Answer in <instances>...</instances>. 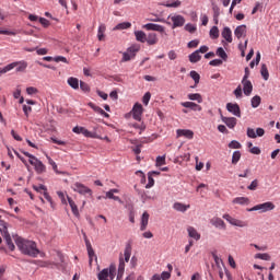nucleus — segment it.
I'll return each mask as SVG.
<instances>
[{
  "label": "nucleus",
  "mask_w": 280,
  "mask_h": 280,
  "mask_svg": "<svg viewBox=\"0 0 280 280\" xmlns=\"http://www.w3.org/2000/svg\"><path fill=\"white\" fill-rule=\"evenodd\" d=\"M15 244L23 255L28 257H38L40 250L36 247V242L27 241L23 237L15 238Z\"/></svg>",
  "instance_id": "1"
},
{
  "label": "nucleus",
  "mask_w": 280,
  "mask_h": 280,
  "mask_svg": "<svg viewBox=\"0 0 280 280\" xmlns=\"http://www.w3.org/2000/svg\"><path fill=\"white\" fill-rule=\"evenodd\" d=\"M0 233L7 242V246H9L11 250H14V243H12V237L10 236V233H8V223L2 220H0Z\"/></svg>",
  "instance_id": "2"
},
{
  "label": "nucleus",
  "mask_w": 280,
  "mask_h": 280,
  "mask_svg": "<svg viewBox=\"0 0 280 280\" xmlns=\"http://www.w3.org/2000/svg\"><path fill=\"white\" fill-rule=\"evenodd\" d=\"M116 267L115 265H110L109 268L103 269L100 273H98V280H113L115 279V275H116Z\"/></svg>",
  "instance_id": "3"
},
{
  "label": "nucleus",
  "mask_w": 280,
  "mask_h": 280,
  "mask_svg": "<svg viewBox=\"0 0 280 280\" xmlns=\"http://www.w3.org/2000/svg\"><path fill=\"white\" fill-rule=\"evenodd\" d=\"M275 203L272 201H267L264 203H259L248 209V211H259L260 213H267V211H273Z\"/></svg>",
  "instance_id": "4"
},
{
  "label": "nucleus",
  "mask_w": 280,
  "mask_h": 280,
  "mask_svg": "<svg viewBox=\"0 0 280 280\" xmlns=\"http://www.w3.org/2000/svg\"><path fill=\"white\" fill-rule=\"evenodd\" d=\"M223 220H226V222H229V224H231L232 226H238V229H244L248 226V222L235 219L231 217V214H223Z\"/></svg>",
  "instance_id": "5"
},
{
  "label": "nucleus",
  "mask_w": 280,
  "mask_h": 280,
  "mask_svg": "<svg viewBox=\"0 0 280 280\" xmlns=\"http://www.w3.org/2000/svg\"><path fill=\"white\" fill-rule=\"evenodd\" d=\"M71 188L73 189V191L80 194L81 196H86V194L89 196H93V190H91V188L86 187L84 184L77 182L72 185Z\"/></svg>",
  "instance_id": "6"
},
{
  "label": "nucleus",
  "mask_w": 280,
  "mask_h": 280,
  "mask_svg": "<svg viewBox=\"0 0 280 280\" xmlns=\"http://www.w3.org/2000/svg\"><path fill=\"white\" fill-rule=\"evenodd\" d=\"M141 115H143V106H133L132 110L125 115L126 119L132 117L136 121H141Z\"/></svg>",
  "instance_id": "7"
},
{
  "label": "nucleus",
  "mask_w": 280,
  "mask_h": 280,
  "mask_svg": "<svg viewBox=\"0 0 280 280\" xmlns=\"http://www.w3.org/2000/svg\"><path fill=\"white\" fill-rule=\"evenodd\" d=\"M142 30H147V32H159L160 34H165V26L154 23H147L142 25Z\"/></svg>",
  "instance_id": "8"
},
{
  "label": "nucleus",
  "mask_w": 280,
  "mask_h": 280,
  "mask_svg": "<svg viewBox=\"0 0 280 280\" xmlns=\"http://www.w3.org/2000/svg\"><path fill=\"white\" fill-rule=\"evenodd\" d=\"M168 19H171L173 26V30H176V27H183L185 25V16L179 14L168 15Z\"/></svg>",
  "instance_id": "9"
},
{
  "label": "nucleus",
  "mask_w": 280,
  "mask_h": 280,
  "mask_svg": "<svg viewBox=\"0 0 280 280\" xmlns=\"http://www.w3.org/2000/svg\"><path fill=\"white\" fill-rule=\"evenodd\" d=\"M30 163L33 165L37 174H45V172H47V166H45L38 158H35Z\"/></svg>",
  "instance_id": "10"
},
{
  "label": "nucleus",
  "mask_w": 280,
  "mask_h": 280,
  "mask_svg": "<svg viewBox=\"0 0 280 280\" xmlns=\"http://www.w3.org/2000/svg\"><path fill=\"white\" fill-rule=\"evenodd\" d=\"M137 51H139V49L135 47H130L129 49H127V51L122 55V62H128L132 60V58L137 56Z\"/></svg>",
  "instance_id": "11"
},
{
  "label": "nucleus",
  "mask_w": 280,
  "mask_h": 280,
  "mask_svg": "<svg viewBox=\"0 0 280 280\" xmlns=\"http://www.w3.org/2000/svg\"><path fill=\"white\" fill-rule=\"evenodd\" d=\"M210 223L212 224V226H215V229L226 231V223H224V220H222L221 218L214 217L210 220Z\"/></svg>",
  "instance_id": "12"
},
{
  "label": "nucleus",
  "mask_w": 280,
  "mask_h": 280,
  "mask_svg": "<svg viewBox=\"0 0 280 280\" xmlns=\"http://www.w3.org/2000/svg\"><path fill=\"white\" fill-rule=\"evenodd\" d=\"M221 36L226 40V43H233V32L229 26L223 28Z\"/></svg>",
  "instance_id": "13"
},
{
  "label": "nucleus",
  "mask_w": 280,
  "mask_h": 280,
  "mask_svg": "<svg viewBox=\"0 0 280 280\" xmlns=\"http://www.w3.org/2000/svg\"><path fill=\"white\" fill-rule=\"evenodd\" d=\"M243 93L250 95L253 93V83L249 80H242Z\"/></svg>",
  "instance_id": "14"
},
{
  "label": "nucleus",
  "mask_w": 280,
  "mask_h": 280,
  "mask_svg": "<svg viewBox=\"0 0 280 280\" xmlns=\"http://www.w3.org/2000/svg\"><path fill=\"white\" fill-rule=\"evenodd\" d=\"M67 199L73 215L75 218H80V210H78V205H75V201H73V199H71L69 196H67Z\"/></svg>",
  "instance_id": "15"
},
{
  "label": "nucleus",
  "mask_w": 280,
  "mask_h": 280,
  "mask_svg": "<svg viewBox=\"0 0 280 280\" xmlns=\"http://www.w3.org/2000/svg\"><path fill=\"white\" fill-rule=\"evenodd\" d=\"M177 137H185V139H194V132L190 129H177Z\"/></svg>",
  "instance_id": "16"
},
{
  "label": "nucleus",
  "mask_w": 280,
  "mask_h": 280,
  "mask_svg": "<svg viewBox=\"0 0 280 280\" xmlns=\"http://www.w3.org/2000/svg\"><path fill=\"white\" fill-rule=\"evenodd\" d=\"M234 35L236 36V38H242L244 36H246V25L242 24L240 26H237L234 31Z\"/></svg>",
  "instance_id": "17"
},
{
  "label": "nucleus",
  "mask_w": 280,
  "mask_h": 280,
  "mask_svg": "<svg viewBox=\"0 0 280 280\" xmlns=\"http://www.w3.org/2000/svg\"><path fill=\"white\" fill-rule=\"evenodd\" d=\"M145 43L148 44V45H156V43H159V36L156 35V33H149L148 35H147V40H145Z\"/></svg>",
  "instance_id": "18"
},
{
  "label": "nucleus",
  "mask_w": 280,
  "mask_h": 280,
  "mask_svg": "<svg viewBox=\"0 0 280 280\" xmlns=\"http://www.w3.org/2000/svg\"><path fill=\"white\" fill-rule=\"evenodd\" d=\"M149 220H150V214L148 212H143L141 218L140 231H145L148 229Z\"/></svg>",
  "instance_id": "19"
},
{
  "label": "nucleus",
  "mask_w": 280,
  "mask_h": 280,
  "mask_svg": "<svg viewBox=\"0 0 280 280\" xmlns=\"http://www.w3.org/2000/svg\"><path fill=\"white\" fill-rule=\"evenodd\" d=\"M135 36L138 43H145L148 40V35L143 31H136Z\"/></svg>",
  "instance_id": "20"
},
{
  "label": "nucleus",
  "mask_w": 280,
  "mask_h": 280,
  "mask_svg": "<svg viewBox=\"0 0 280 280\" xmlns=\"http://www.w3.org/2000/svg\"><path fill=\"white\" fill-rule=\"evenodd\" d=\"M190 205H185L180 202H175L173 205V209H175V211H180L182 213H185V211H187V209H190Z\"/></svg>",
  "instance_id": "21"
},
{
  "label": "nucleus",
  "mask_w": 280,
  "mask_h": 280,
  "mask_svg": "<svg viewBox=\"0 0 280 280\" xmlns=\"http://www.w3.org/2000/svg\"><path fill=\"white\" fill-rule=\"evenodd\" d=\"M132 255V245H130V243H128L125 247V252H124V257H125V260L126 264H128V261H130V257Z\"/></svg>",
  "instance_id": "22"
},
{
  "label": "nucleus",
  "mask_w": 280,
  "mask_h": 280,
  "mask_svg": "<svg viewBox=\"0 0 280 280\" xmlns=\"http://www.w3.org/2000/svg\"><path fill=\"white\" fill-rule=\"evenodd\" d=\"M160 5H163L164 8H180L183 5V2L180 0H175L173 2H162Z\"/></svg>",
  "instance_id": "23"
},
{
  "label": "nucleus",
  "mask_w": 280,
  "mask_h": 280,
  "mask_svg": "<svg viewBox=\"0 0 280 280\" xmlns=\"http://www.w3.org/2000/svg\"><path fill=\"white\" fill-rule=\"evenodd\" d=\"M187 231L189 237H192V240H196L197 242L198 240H200V233H198V231L194 226H189Z\"/></svg>",
  "instance_id": "24"
},
{
  "label": "nucleus",
  "mask_w": 280,
  "mask_h": 280,
  "mask_svg": "<svg viewBox=\"0 0 280 280\" xmlns=\"http://www.w3.org/2000/svg\"><path fill=\"white\" fill-rule=\"evenodd\" d=\"M68 84L71 86V89H80V80H78V78L70 77L68 79Z\"/></svg>",
  "instance_id": "25"
},
{
  "label": "nucleus",
  "mask_w": 280,
  "mask_h": 280,
  "mask_svg": "<svg viewBox=\"0 0 280 280\" xmlns=\"http://www.w3.org/2000/svg\"><path fill=\"white\" fill-rule=\"evenodd\" d=\"M229 113L235 115V117H242V112L240 110V106H226Z\"/></svg>",
  "instance_id": "26"
},
{
  "label": "nucleus",
  "mask_w": 280,
  "mask_h": 280,
  "mask_svg": "<svg viewBox=\"0 0 280 280\" xmlns=\"http://www.w3.org/2000/svg\"><path fill=\"white\" fill-rule=\"evenodd\" d=\"M201 58L202 56H200V52H198V50L189 55V60L192 63L200 62Z\"/></svg>",
  "instance_id": "27"
},
{
  "label": "nucleus",
  "mask_w": 280,
  "mask_h": 280,
  "mask_svg": "<svg viewBox=\"0 0 280 280\" xmlns=\"http://www.w3.org/2000/svg\"><path fill=\"white\" fill-rule=\"evenodd\" d=\"M232 202L233 205H248L250 200L247 197H236Z\"/></svg>",
  "instance_id": "28"
},
{
  "label": "nucleus",
  "mask_w": 280,
  "mask_h": 280,
  "mask_svg": "<svg viewBox=\"0 0 280 280\" xmlns=\"http://www.w3.org/2000/svg\"><path fill=\"white\" fill-rule=\"evenodd\" d=\"M13 65H16V71L18 72H23L25 69H27V62L22 60V61H15Z\"/></svg>",
  "instance_id": "29"
},
{
  "label": "nucleus",
  "mask_w": 280,
  "mask_h": 280,
  "mask_svg": "<svg viewBox=\"0 0 280 280\" xmlns=\"http://www.w3.org/2000/svg\"><path fill=\"white\" fill-rule=\"evenodd\" d=\"M72 132H75V135H85V137H89V135H91L89 130H86V128L84 127H74L72 129Z\"/></svg>",
  "instance_id": "30"
},
{
  "label": "nucleus",
  "mask_w": 280,
  "mask_h": 280,
  "mask_svg": "<svg viewBox=\"0 0 280 280\" xmlns=\"http://www.w3.org/2000/svg\"><path fill=\"white\" fill-rule=\"evenodd\" d=\"M106 33V25L101 24L98 26V31H97V38L98 40H104L105 34Z\"/></svg>",
  "instance_id": "31"
},
{
  "label": "nucleus",
  "mask_w": 280,
  "mask_h": 280,
  "mask_svg": "<svg viewBox=\"0 0 280 280\" xmlns=\"http://www.w3.org/2000/svg\"><path fill=\"white\" fill-rule=\"evenodd\" d=\"M130 27H132V24L130 22H122V23L117 24L114 27V31H117V30H130Z\"/></svg>",
  "instance_id": "32"
},
{
  "label": "nucleus",
  "mask_w": 280,
  "mask_h": 280,
  "mask_svg": "<svg viewBox=\"0 0 280 280\" xmlns=\"http://www.w3.org/2000/svg\"><path fill=\"white\" fill-rule=\"evenodd\" d=\"M209 34L210 38H212L213 40H215V38H220V30L218 28V26H212Z\"/></svg>",
  "instance_id": "33"
},
{
  "label": "nucleus",
  "mask_w": 280,
  "mask_h": 280,
  "mask_svg": "<svg viewBox=\"0 0 280 280\" xmlns=\"http://www.w3.org/2000/svg\"><path fill=\"white\" fill-rule=\"evenodd\" d=\"M224 124H226L228 128H235L237 126V119L235 118H223Z\"/></svg>",
  "instance_id": "34"
},
{
  "label": "nucleus",
  "mask_w": 280,
  "mask_h": 280,
  "mask_svg": "<svg viewBox=\"0 0 280 280\" xmlns=\"http://www.w3.org/2000/svg\"><path fill=\"white\" fill-rule=\"evenodd\" d=\"M242 159V152L234 151L232 155V165H237L240 163V160Z\"/></svg>",
  "instance_id": "35"
},
{
  "label": "nucleus",
  "mask_w": 280,
  "mask_h": 280,
  "mask_svg": "<svg viewBox=\"0 0 280 280\" xmlns=\"http://www.w3.org/2000/svg\"><path fill=\"white\" fill-rule=\"evenodd\" d=\"M260 74L262 75L264 80H268V78H270V73L268 72V67L266 63L261 65Z\"/></svg>",
  "instance_id": "36"
},
{
  "label": "nucleus",
  "mask_w": 280,
  "mask_h": 280,
  "mask_svg": "<svg viewBox=\"0 0 280 280\" xmlns=\"http://www.w3.org/2000/svg\"><path fill=\"white\" fill-rule=\"evenodd\" d=\"M130 128H136V130H140L139 135H142L143 130H145V124L141 122V124H129Z\"/></svg>",
  "instance_id": "37"
},
{
  "label": "nucleus",
  "mask_w": 280,
  "mask_h": 280,
  "mask_svg": "<svg viewBox=\"0 0 280 280\" xmlns=\"http://www.w3.org/2000/svg\"><path fill=\"white\" fill-rule=\"evenodd\" d=\"M190 78L194 80L195 86H198V84H200V74L196 72V70L190 71Z\"/></svg>",
  "instance_id": "38"
},
{
  "label": "nucleus",
  "mask_w": 280,
  "mask_h": 280,
  "mask_svg": "<svg viewBox=\"0 0 280 280\" xmlns=\"http://www.w3.org/2000/svg\"><path fill=\"white\" fill-rule=\"evenodd\" d=\"M16 67V63L12 62L7 65L4 68L0 69V77L3 75V73H8V71H12Z\"/></svg>",
  "instance_id": "39"
},
{
  "label": "nucleus",
  "mask_w": 280,
  "mask_h": 280,
  "mask_svg": "<svg viewBox=\"0 0 280 280\" xmlns=\"http://www.w3.org/2000/svg\"><path fill=\"white\" fill-rule=\"evenodd\" d=\"M188 98L192 102H198V104H202V96L199 93L189 94Z\"/></svg>",
  "instance_id": "40"
},
{
  "label": "nucleus",
  "mask_w": 280,
  "mask_h": 280,
  "mask_svg": "<svg viewBox=\"0 0 280 280\" xmlns=\"http://www.w3.org/2000/svg\"><path fill=\"white\" fill-rule=\"evenodd\" d=\"M217 56H219V58H222V60H226V58H229V55H226V51H224V48L219 47L217 49Z\"/></svg>",
  "instance_id": "41"
},
{
  "label": "nucleus",
  "mask_w": 280,
  "mask_h": 280,
  "mask_svg": "<svg viewBox=\"0 0 280 280\" xmlns=\"http://www.w3.org/2000/svg\"><path fill=\"white\" fill-rule=\"evenodd\" d=\"M13 97L19 100V104H23V102H25L23 96H21V90L19 88H16L15 92L13 93Z\"/></svg>",
  "instance_id": "42"
},
{
  "label": "nucleus",
  "mask_w": 280,
  "mask_h": 280,
  "mask_svg": "<svg viewBox=\"0 0 280 280\" xmlns=\"http://www.w3.org/2000/svg\"><path fill=\"white\" fill-rule=\"evenodd\" d=\"M92 108H93L94 113L102 115V117H109L108 113H106L104 109H102V107L93 106Z\"/></svg>",
  "instance_id": "43"
},
{
  "label": "nucleus",
  "mask_w": 280,
  "mask_h": 280,
  "mask_svg": "<svg viewBox=\"0 0 280 280\" xmlns=\"http://www.w3.org/2000/svg\"><path fill=\"white\" fill-rule=\"evenodd\" d=\"M229 148L231 150H240L242 149V144L240 142H237L236 140H232L230 143H229Z\"/></svg>",
  "instance_id": "44"
},
{
  "label": "nucleus",
  "mask_w": 280,
  "mask_h": 280,
  "mask_svg": "<svg viewBox=\"0 0 280 280\" xmlns=\"http://www.w3.org/2000/svg\"><path fill=\"white\" fill-rule=\"evenodd\" d=\"M105 198H109V200H116L117 202H121V198L115 196V192H113L112 190L106 192Z\"/></svg>",
  "instance_id": "45"
},
{
  "label": "nucleus",
  "mask_w": 280,
  "mask_h": 280,
  "mask_svg": "<svg viewBox=\"0 0 280 280\" xmlns=\"http://www.w3.org/2000/svg\"><path fill=\"white\" fill-rule=\"evenodd\" d=\"M255 259H262V261H270L269 254H256Z\"/></svg>",
  "instance_id": "46"
},
{
  "label": "nucleus",
  "mask_w": 280,
  "mask_h": 280,
  "mask_svg": "<svg viewBox=\"0 0 280 280\" xmlns=\"http://www.w3.org/2000/svg\"><path fill=\"white\" fill-rule=\"evenodd\" d=\"M257 187H259V180L254 179L249 186H247V189H249V191H255L257 189Z\"/></svg>",
  "instance_id": "47"
},
{
  "label": "nucleus",
  "mask_w": 280,
  "mask_h": 280,
  "mask_svg": "<svg viewBox=\"0 0 280 280\" xmlns=\"http://www.w3.org/2000/svg\"><path fill=\"white\" fill-rule=\"evenodd\" d=\"M88 255H89V259H90V264H93V259H97V255H95V250H93V248L88 249Z\"/></svg>",
  "instance_id": "48"
},
{
  "label": "nucleus",
  "mask_w": 280,
  "mask_h": 280,
  "mask_svg": "<svg viewBox=\"0 0 280 280\" xmlns=\"http://www.w3.org/2000/svg\"><path fill=\"white\" fill-rule=\"evenodd\" d=\"M118 270L121 272H125L126 270V261L124 260V257L120 256L119 258V265H118Z\"/></svg>",
  "instance_id": "49"
},
{
  "label": "nucleus",
  "mask_w": 280,
  "mask_h": 280,
  "mask_svg": "<svg viewBox=\"0 0 280 280\" xmlns=\"http://www.w3.org/2000/svg\"><path fill=\"white\" fill-rule=\"evenodd\" d=\"M148 184L145 185V189H150L154 187V178L152 177L151 174L148 175Z\"/></svg>",
  "instance_id": "50"
},
{
  "label": "nucleus",
  "mask_w": 280,
  "mask_h": 280,
  "mask_svg": "<svg viewBox=\"0 0 280 280\" xmlns=\"http://www.w3.org/2000/svg\"><path fill=\"white\" fill-rule=\"evenodd\" d=\"M150 97H152V94H150V92H147L143 95L142 103L144 104V106H148V104H150Z\"/></svg>",
  "instance_id": "51"
},
{
  "label": "nucleus",
  "mask_w": 280,
  "mask_h": 280,
  "mask_svg": "<svg viewBox=\"0 0 280 280\" xmlns=\"http://www.w3.org/2000/svg\"><path fill=\"white\" fill-rule=\"evenodd\" d=\"M261 104V97L259 95H256L252 98V106H259Z\"/></svg>",
  "instance_id": "52"
},
{
  "label": "nucleus",
  "mask_w": 280,
  "mask_h": 280,
  "mask_svg": "<svg viewBox=\"0 0 280 280\" xmlns=\"http://www.w3.org/2000/svg\"><path fill=\"white\" fill-rule=\"evenodd\" d=\"M0 34L4 36H16V32L9 30H0Z\"/></svg>",
  "instance_id": "53"
},
{
  "label": "nucleus",
  "mask_w": 280,
  "mask_h": 280,
  "mask_svg": "<svg viewBox=\"0 0 280 280\" xmlns=\"http://www.w3.org/2000/svg\"><path fill=\"white\" fill-rule=\"evenodd\" d=\"M80 89L81 91H84V93H89V91L91 90V88H89V84L84 81H80Z\"/></svg>",
  "instance_id": "54"
},
{
  "label": "nucleus",
  "mask_w": 280,
  "mask_h": 280,
  "mask_svg": "<svg viewBox=\"0 0 280 280\" xmlns=\"http://www.w3.org/2000/svg\"><path fill=\"white\" fill-rule=\"evenodd\" d=\"M48 163H49V165H51V167H52L54 172H56V174H60V172H58V164H56L51 158H48Z\"/></svg>",
  "instance_id": "55"
},
{
  "label": "nucleus",
  "mask_w": 280,
  "mask_h": 280,
  "mask_svg": "<svg viewBox=\"0 0 280 280\" xmlns=\"http://www.w3.org/2000/svg\"><path fill=\"white\" fill-rule=\"evenodd\" d=\"M54 62H65L66 65H69V60H67L66 57L62 56L54 57Z\"/></svg>",
  "instance_id": "56"
},
{
  "label": "nucleus",
  "mask_w": 280,
  "mask_h": 280,
  "mask_svg": "<svg viewBox=\"0 0 280 280\" xmlns=\"http://www.w3.org/2000/svg\"><path fill=\"white\" fill-rule=\"evenodd\" d=\"M247 137H249V139H257V133H255V129L247 128Z\"/></svg>",
  "instance_id": "57"
},
{
  "label": "nucleus",
  "mask_w": 280,
  "mask_h": 280,
  "mask_svg": "<svg viewBox=\"0 0 280 280\" xmlns=\"http://www.w3.org/2000/svg\"><path fill=\"white\" fill-rule=\"evenodd\" d=\"M161 165H165V155L163 156L160 155L156 158V166L161 167Z\"/></svg>",
  "instance_id": "58"
},
{
  "label": "nucleus",
  "mask_w": 280,
  "mask_h": 280,
  "mask_svg": "<svg viewBox=\"0 0 280 280\" xmlns=\"http://www.w3.org/2000/svg\"><path fill=\"white\" fill-rule=\"evenodd\" d=\"M185 30H186V32H189L190 34H194V32H196V25H194V24H186L185 25Z\"/></svg>",
  "instance_id": "59"
},
{
  "label": "nucleus",
  "mask_w": 280,
  "mask_h": 280,
  "mask_svg": "<svg viewBox=\"0 0 280 280\" xmlns=\"http://www.w3.org/2000/svg\"><path fill=\"white\" fill-rule=\"evenodd\" d=\"M210 67H220L222 65V59H213L209 62Z\"/></svg>",
  "instance_id": "60"
},
{
  "label": "nucleus",
  "mask_w": 280,
  "mask_h": 280,
  "mask_svg": "<svg viewBox=\"0 0 280 280\" xmlns=\"http://www.w3.org/2000/svg\"><path fill=\"white\" fill-rule=\"evenodd\" d=\"M167 56L171 60H176L178 58V55L176 54L175 50H170Z\"/></svg>",
  "instance_id": "61"
},
{
  "label": "nucleus",
  "mask_w": 280,
  "mask_h": 280,
  "mask_svg": "<svg viewBox=\"0 0 280 280\" xmlns=\"http://www.w3.org/2000/svg\"><path fill=\"white\" fill-rule=\"evenodd\" d=\"M199 44H200V42H199L198 39L190 40V42L188 43V47H189L190 49H192V48L198 47Z\"/></svg>",
  "instance_id": "62"
},
{
  "label": "nucleus",
  "mask_w": 280,
  "mask_h": 280,
  "mask_svg": "<svg viewBox=\"0 0 280 280\" xmlns=\"http://www.w3.org/2000/svg\"><path fill=\"white\" fill-rule=\"evenodd\" d=\"M171 277H172V273H170V271H163L160 279L168 280Z\"/></svg>",
  "instance_id": "63"
},
{
  "label": "nucleus",
  "mask_w": 280,
  "mask_h": 280,
  "mask_svg": "<svg viewBox=\"0 0 280 280\" xmlns=\"http://www.w3.org/2000/svg\"><path fill=\"white\" fill-rule=\"evenodd\" d=\"M57 196L60 198L62 205H67V199L65 198V192L62 191H57Z\"/></svg>",
  "instance_id": "64"
}]
</instances>
